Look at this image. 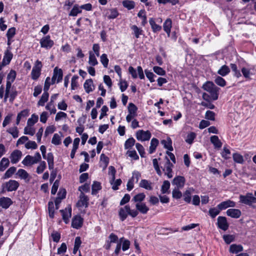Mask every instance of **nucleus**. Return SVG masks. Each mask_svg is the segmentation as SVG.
I'll return each instance as SVG.
<instances>
[{"mask_svg": "<svg viewBox=\"0 0 256 256\" xmlns=\"http://www.w3.org/2000/svg\"><path fill=\"white\" fill-rule=\"evenodd\" d=\"M202 88L210 94L212 100H215L218 98L219 88L212 82H207L203 85Z\"/></svg>", "mask_w": 256, "mask_h": 256, "instance_id": "obj_1", "label": "nucleus"}, {"mask_svg": "<svg viewBox=\"0 0 256 256\" xmlns=\"http://www.w3.org/2000/svg\"><path fill=\"white\" fill-rule=\"evenodd\" d=\"M128 214L132 218H135L138 215V212L134 209L131 210L129 205H126L124 208H120L118 215L122 221L126 219Z\"/></svg>", "mask_w": 256, "mask_h": 256, "instance_id": "obj_2", "label": "nucleus"}, {"mask_svg": "<svg viewBox=\"0 0 256 256\" xmlns=\"http://www.w3.org/2000/svg\"><path fill=\"white\" fill-rule=\"evenodd\" d=\"M41 160V156L38 152H37L34 156L30 155L26 156L22 161V164L26 166H30L37 164Z\"/></svg>", "mask_w": 256, "mask_h": 256, "instance_id": "obj_3", "label": "nucleus"}, {"mask_svg": "<svg viewBox=\"0 0 256 256\" xmlns=\"http://www.w3.org/2000/svg\"><path fill=\"white\" fill-rule=\"evenodd\" d=\"M240 202L249 206L256 203V197L254 196L251 192H248L246 195H240Z\"/></svg>", "mask_w": 256, "mask_h": 256, "instance_id": "obj_4", "label": "nucleus"}, {"mask_svg": "<svg viewBox=\"0 0 256 256\" xmlns=\"http://www.w3.org/2000/svg\"><path fill=\"white\" fill-rule=\"evenodd\" d=\"M42 66V65L41 62L37 60L35 62L31 72V77L32 80H36L39 78Z\"/></svg>", "mask_w": 256, "mask_h": 256, "instance_id": "obj_5", "label": "nucleus"}, {"mask_svg": "<svg viewBox=\"0 0 256 256\" xmlns=\"http://www.w3.org/2000/svg\"><path fill=\"white\" fill-rule=\"evenodd\" d=\"M151 136L150 132L147 130H139L136 133V138L138 140L145 141L150 139Z\"/></svg>", "mask_w": 256, "mask_h": 256, "instance_id": "obj_6", "label": "nucleus"}, {"mask_svg": "<svg viewBox=\"0 0 256 256\" xmlns=\"http://www.w3.org/2000/svg\"><path fill=\"white\" fill-rule=\"evenodd\" d=\"M166 162L165 164V166L163 169V170L165 172V174H166L168 178H170L172 177V168L174 166V165L172 163H171L169 160V159L166 157Z\"/></svg>", "mask_w": 256, "mask_h": 256, "instance_id": "obj_7", "label": "nucleus"}, {"mask_svg": "<svg viewBox=\"0 0 256 256\" xmlns=\"http://www.w3.org/2000/svg\"><path fill=\"white\" fill-rule=\"evenodd\" d=\"M218 227L222 230L226 231L228 228V224L226 217L220 216L218 218Z\"/></svg>", "mask_w": 256, "mask_h": 256, "instance_id": "obj_8", "label": "nucleus"}, {"mask_svg": "<svg viewBox=\"0 0 256 256\" xmlns=\"http://www.w3.org/2000/svg\"><path fill=\"white\" fill-rule=\"evenodd\" d=\"M185 182L186 180L184 176H177L174 178L172 184L176 186V188H182L184 187Z\"/></svg>", "mask_w": 256, "mask_h": 256, "instance_id": "obj_9", "label": "nucleus"}, {"mask_svg": "<svg viewBox=\"0 0 256 256\" xmlns=\"http://www.w3.org/2000/svg\"><path fill=\"white\" fill-rule=\"evenodd\" d=\"M40 44L42 47L48 49L54 45V42L50 39L49 36H46L40 40Z\"/></svg>", "mask_w": 256, "mask_h": 256, "instance_id": "obj_10", "label": "nucleus"}, {"mask_svg": "<svg viewBox=\"0 0 256 256\" xmlns=\"http://www.w3.org/2000/svg\"><path fill=\"white\" fill-rule=\"evenodd\" d=\"M18 186V182L15 180H10L5 184V188L8 192L16 190Z\"/></svg>", "mask_w": 256, "mask_h": 256, "instance_id": "obj_11", "label": "nucleus"}, {"mask_svg": "<svg viewBox=\"0 0 256 256\" xmlns=\"http://www.w3.org/2000/svg\"><path fill=\"white\" fill-rule=\"evenodd\" d=\"M22 156V152L20 150H14L10 156V159L12 163L16 164L20 159Z\"/></svg>", "mask_w": 256, "mask_h": 256, "instance_id": "obj_12", "label": "nucleus"}, {"mask_svg": "<svg viewBox=\"0 0 256 256\" xmlns=\"http://www.w3.org/2000/svg\"><path fill=\"white\" fill-rule=\"evenodd\" d=\"M88 198L86 196L84 192H80V200L76 204L78 207H87L88 206Z\"/></svg>", "mask_w": 256, "mask_h": 256, "instance_id": "obj_13", "label": "nucleus"}, {"mask_svg": "<svg viewBox=\"0 0 256 256\" xmlns=\"http://www.w3.org/2000/svg\"><path fill=\"white\" fill-rule=\"evenodd\" d=\"M83 218L80 216H75L72 220V226L75 228L78 229L82 226Z\"/></svg>", "mask_w": 256, "mask_h": 256, "instance_id": "obj_14", "label": "nucleus"}, {"mask_svg": "<svg viewBox=\"0 0 256 256\" xmlns=\"http://www.w3.org/2000/svg\"><path fill=\"white\" fill-rule=\"evenodd\" d=\"M60 212L62 214L63 220L66 224H68L69 221V218L72 216V208L70 207L66 208L64 210H60Z\"/></svg>", "mask_w": 256, "mask_h": 256, "instance_id": "obj_15", "label": "nucleus"}, {"mask_svg": "<svg viewBox=\"0 0 256 256\" xmlns=\"http://www.w3.org/2000/svg\"><path fill=\"white\" fill-rule=\"evenodd\" d=\"M236 206L235 202L230 200H227L226 201H224L220 203L218 205V208L220 210H222L226 209L229 207H234Z\"/></svg>", "mask_w": 256, "mask_h": 256, "instance_id": "obj_16", "label": "nucleus"}, {"mask_svg": "<svg viewBox=\"0 0 256 256\" xmlns=\"http://www.w3.org/2000/svg\"><path fill=\"white\" fill-rule=\"evenodd\" d=\"M136 210L142 214H146L149 210V208L144 202L138 203L136 204Z\"/></svg>", "mask_w": 256, "mask_h": 256, "instance_id": "obj_17", "label": "nucleus"}, {"mask_svg": "<svg viewBox=\"0 0 256 256\" xmlns=\"http://www.w3.org/2000/svg\"><path fill=\"white\" fill-rule=\"evenodd\" d=\"M12 204L11 199L8 197H2L0 198V206L2 208L6 209Z\"/></svg>", "mask_w": 256, "mask_h": 256, "instance_id": "obj_18", "label": "nucleus"}, {"mask_svg": "<svg viewBox=\"0 0 256 256\" xmlns=\"http://www.w3.org/2000/svg\"><path fill=\"white\" fill-rule=\"evenodd\" d=\"M226 214L229 216L238 218L240 216L242 212L240 210L238 209L230 208L227 210Z\"/></svg>", "mask_w": 256, "mask_h": 256, "instance_id": "obj_19", "label": "nucleus"}, {"mask_svg": "<svg viewBox=\"0 0 256 256\" xmlns=\"http://www.w3.org/2000/svg\"><path fill=\"white\" fill-rule=\"evenodd\" d=\"M84 88L87 93H90L94 90L93 81L92 79H88L86 80L84 84Z\"/></svg>", "mask_w": 256, "mask_h": 256, "instance_id": "obj_20", "label": "nucleus"}, {"mask_svg": "<svg viewBox=\"0 0 256 256\" xmlns=\"http://www.w3.org/2000/svg\"><path fill=\"white\" fill-rule=\"evenodd\" d=\"M172 26V21L170 18H167L163 24L164 30L166 32L168 36L170 35L171 28Z\"/></svg>", "mask_w": 256, "mask_h": 256, "instance_id": "obj_21", "label": "nucleus"}, {"mask_svg": "<svg viewBox=\"0 0 256 256\" xmlns=\"http://www.w3.org/2000/svg\"><path fill=\"white\" fill-rule=\"evenodd\" d=\"M12 54L8 50H7L4 52L2 60L3 65L8 64L12 59Z\"/></svg>", "mask_w": 256, "mask_h": 256, "instance_id": "obj_22", "label": "nucleus"}, {"mask_svg": "<svg viewBox=\"0 0 256 256\" xmlns=\"http://www.w3.org/2000/svg\"><path fill=\"white\" fill-rule=\"evenodd\" d=\"M139 186L147 190H152V183L146 180H141L140 182Z\"/></svg>", "mask_w": 256, "mask_h": 256, "instance_id": "obj_23", "label": "nucleus"}, {"mask_svg": "<svg viewBox=\"0 0 256 256\" xmlns=\"http://www.w3.org/2000/svg\"><path fill=\"white\" fill-rule=\"evenodd\" d=\"M146 195L144 193H139L135 195L132 198V202H134L136 204L142 203L144 200Z\"/></svg>", "mask_w": 256, "mask_h": 256, "instance_id": "obj_24", "label": "nucleus"}, {"mask_svg": "<svg viewBox=\"0 0 256 256\" xmlns=\"http://www.w3.org/2000/svg\"><path fill=\"white\" fill-rule=\"evenodd\" d=\"M210 142L214 145L215 148H220L222 146V142L217 136H212L210 137Z\"/></svg>", "mask_w": 256, "mask_h": 256, "instance_id": "obj_25", "label": "nucleus"}, {"mask_svg": "<svg viewBox=\"0 0 256 256\" xmlns=\"http://www.w3.org/2000/svg\"><path fill=\"white\" fill-rule=\"evenodd\" d=\"M242 250L243 248L240 244H232L230 248V252L232 254H238Z\"/></svg>", "mask_w": 256, "mask_h": 256, "instance_id": "obj_26", "label": "nucleus"}, {"mask_svg": "<svg viewBox=\"0 0 256 256\" xmlns=\"http://www.w3.org/2000/svg\"><path fill=\"white\" fill-rule=\"evenodd\" d=\"M162 144L164 145V146L169 150L170 151L173 150V148L172 146V141L170 138H166V140H163L161 141Z\"/></svg>", "mask_w": 256, "mask_h": 256, "instance_id": "obj_27", "label": "nucleus"}, {"mask_svg": "<svg viewBox=\"0 0 256 256\" xmlns=\"http://www.w3.org/2000/svg\"><path fill=\"white\" fill-rule=\"evenodd\" d=\"M149 22L152 27V31L154 32H159L161 30L162 26H160L157 24L153 18H151L150 19Z\"/></svg>", "mask_w": 256, "mask_h": 256, "instance_id": "obj_28", "label": "nucleus"}, {"mask_svg": "<svg viewBox=\"0 0 256 256\" xmlns=\"http://www.w3.org/2000/svg\"><path fill=\"white\" fill-rule=\"evenodd\" d=\"M49 94L48 92L44 91L40 100L38 102V104L40 106H44L46 102L48 100Z\"/></svg>", "mask_w": 256, "mask_h": 256, "instance_id": "obj_29", "label": "nucleus"}, {"mask_svg": "<svg viewBox=\"0 0 256 256\" xmlns=\"http://www.w3.org/2000/svg\"><path fill=\"white\" fill-rule=\"evenodd\" d=\"M10 161L8 158H3L0 162V171H4L9 166Z\"/></svg>", "mask_w": 256, "mask_h": 256, "instance_id": "obj_30", "label": "nucleus"}, {"mask_svg": "<svg viewBox=\"0 0 256 256\" xmlns=\"http://www.w3.org/2000/svg\"><path fill=\"white\" fill-rule=\"evenodd\" d=\"M230 72V69L228 66L226 65H224L218 71V74L222 76H224L228 74Z\"/></svg>", "mask_w": 256, "mask_h": 256, "instance_id": "obj_31", "label": "nucleus"}, {"mask_svg": "<svg viewBox=\"0 0 256 256\" xmlns=\"http://www.w3.org/2000/svg\"><path fill=\"white\" fill-rule=\"evenodd\" d=\"M158 144V140L156 138H153L152 139L150 142V146L149 148L150 154H152L154 152Z\"/></svg>", "mask_w": 256, "mask_h": 256, "instance_id": "obj_32", "label": "nucleus"}, {"mask_svg": "<svg viewBox=\"0 0 256 256\" xmlns=\"http://www.w3.org/2000/svg\"><path fill=\"white\" fill-rule=\"evenodd\" d=\"M53 76H56V82H59L62 80V72L61 69H58L56 68L54 70Z\"/></svg>", "mask_w": 256, "mask_h": 256, "instance_id": "obj_33", "label": "nucleus"}, {"mask_svg": "<svg viewBox=\"0 0 256 256\" xmlns=\"http://www.w3.org/2000/svg\"><path fill=\"white\" fill-rule=\"evenodd\" d=\"M108 19H114L116 18L118 15V10L116 8L110 10L106 13Z\"/></svg>", "mask_w": 256, "mask_h": 256, "instance_id": "obj_34", "label": "nucleus"}, {"mask_svg": "<svg viewBox=\"0 0 256 256\" xmlns=\"http://www.w3.org/2000/svg\"><path fill=\"white\" fill-rule=\"evenodd\" d=\"M123 6L128 10L134 8L135 6V3L132 0H126L122 2Z\"/></svg>", "mask_w": 256, "mask_h": 256, "instance_id": "obj_35", "label": "nucleus"}, {"mask_svg": "<svg viewBox=\"0 0 256 256\" xmlns=\"http://www.w3.org/2000/svg\"><path fill=\"white\" fill-rule=\"evenodd\" d=\"M88 64L92 66H95L98 64L97 60L92 52H89Z\"/></svg>", "mask_w": 256, "mask_h": 256, "instance_id": "obj_36", "label": "nucleus"}, {"mask_svg": "<svg viewBox=\"0 0 256 256\" xmlns=\"http://www.w3.org/2000/svg\"><path fill=\"white\" fill-rule=\"evenodd\" d=\"M101 188L102 186L100 185V183L98 182H94L92 185V194H96L98 192Z\"/></svg>", "mask_w": 256, "mask_h": 256, "instance_id": "obj_37", "label": "nucleus"}, {"mask_svg": "<svg viewBox=\"0 0 256 256\" xmlns=\"http://www.w3.org/2000/svg\"><path fill=\"white\" fill-rule=\"evenodd\" d=\"M233 160L234 162L238 164H242L244 160L242 156L238 153H234L232 155Z\"/></svg>", "mask_w": 256, "mask_h": 256, "instance_id": "obj_38", "label": "nucleus"}, {"mask_svg": "<svg viewBox=\"0 0 256 256\" xmlns=\"http://www.w3.org/2000/svg\"><path fill=\"white\" fill-rule=\"evenodd\" d=\"M24 134L34 136L35 134V129L32 126L28 125L24 128Z\"/></svg>", "mask_w": 256, "mask_h": 256, "instance_id": "obj_39", "label": "nucleus"}, {"mask_svg": "<svg viewBox=\"0 0 256 256\" xmlns=\"http://www.w3.org/2000/svg\"><path fill=\"white\" fill-rule=\"evenodd\" d=\"M16 174L22 179L26 180L28 178L29 174L26 170L23 169L18 170Z\"/></svg>", "mask_w": 256, "mask_h": 256, "instance_id": "obj_40", "label": "nucleus"}, {"mask_svg": "<svg viewBox=\"0 0 256 256\" xmlns=\"http://www.w3.org/2000/svg\"><path fill=\"white\" fill-rule=\"evenodd\" d=\"M16 171V168L14 166H12L4 174V178H7L12 176Z\"/></svg>", "mask_w": 256, "mask_h": 256, "instance_id": "obj_41", "label": "nucleus"}, {"mask_svg": "<svg viewBox=\"0 0 256 256\" xmlns=\"http://www.w3.org/2000/svg\"><path fill=\"white\" fill-rule=\"evenodd\" d=\"M7 132L11 134L14 138H16L18 136V130L16 126L10 128L7 130Z\"/></svg>", "mask_w": 256, "mask_h": 256, "instance_id": "obj_42", "label": "nucleus"}, {"mask_svg": "<svg viewBox=\"0 0 256 256\" xmlns=\"http://www.w3.org/2000/svg\"><path fill=\"white\" fill-rule=\"evenodd\" d=\"M196 137V134L194 132H190L188 134L186 142L188 144H192Z\"/></svg>", "mask_w": 256, "mask_h": 256, "instance_id": "obj_43", "label": "nucleus"}, {"mask_svg": "<svg viewBox=\"0 0 256 256\" xmlns=\"http://www.w3.org/2000/svg\"><path fill=\"white\" fill-rule=\"evenodd\" d=\"M39 166L36 168V172L38 174H42L46 168V162L44 161L40 160Z\"/></svg>", "mask_w": 256, "mask_h": 256, "instance_id": "obj_44", "label": "nucleus"}, {"mask_svg": "<svg viewBox=\"0 0 256 256\" xmlns=\"http://www.w3.org/2000/svg\"><path fill=\"white\" fill-rule=\"evenodd\" d=\"M214 82L216 84L222 87H224L226 85V80L220 76H217Z\"/></svg>", "mask_w": 256, "mask_h": 256, "instance_id": "obj_45", "label": "nucleus"}, {"mask_svg": "<svg viewBox=\"0 0 256 256\" xmlns=\"http://www.w3.org/2000/svg\"><path fill=\"white\" fill-rule=\"evenodd\" d=\"M192 190V189L191 190L190 188L187 190L184 194V200L188 203H190L191 201Z\"/></svg>", "mask_w": 256, "mask_h": 256, "instance_id": "obj_46", "label": "nucleus"}, {"mask_svg": "<svg viewBox=\"0 0 256 256\" xmlns=\"http://www.w3.org/2000/svg\"><path fill=\"white\" fill-rule=\"evenodd\" d=\"M137 107L133 104L130 103L128 106V111L129 114L135 115L136 116Z\"/></svg>", "mask_w": 256, "mask_h": 256, "instance_id": "obj_47", "label": "nucleus"}, {"mask_svg": "<svg viewBox=\"0 0 256 256\" xmlns=\"http://www.w3.org/2000/svg\"><path fill=\"white\" fill-rule=\"evenodd\" d=\"M116 173V170L114 168L113 166H110L108 168V174L112 176L111 179L110 180V182L111 184H112V182H114L115 180V174Z\"/></svg>", "mask_w": 256, "mask_h": 256, "instance_id": "obj_48", "label": "nucleus"}, {"mask_svg": "<svg viewBox=\"0 0 256 256\" xmlns=\"http://www.w3.org/2000/svg\"><path fill=\"white\" fill-rule=\"evenodd\" d=\"M52 143L54 145H59L61 144V136L58 134H54Z\"/></svg>", "mask_w": 256, "mask_h": 256, "instance_id": "obj_49", "label": "nucleus"}, {"mask_svg": "<svg viewBox=\"0 0 256 256\" xmlns=\"http://www.w3.org/2000/svg\"><path fill=\"white\" fill-rule=\"evenodd\" d=\"M170 187V182L168 180H164L162 186L161 191L162 194H166L168 192Z\"/></svg>", "mask_w": 256, "mask_h": 256, "instance_id": "obj_50", "label": "nucleus"}, {"mask_svg": "<svg viewBox=\"0 0 256 256\" xmlns=\"http://www.w3.org/2000/svg\"><path fill=\"white\" fill-rule=\"evenodd\" d=\"M48 210L49 212V216L51 218L54 217V204L52 202H49L48 204Z\"/></svg>", "mask_w": 256, "mask_h": 256, "instance_id": "obj_51", "label": "nucleus"}, {"mask_svg": "<svg viewBox=\"0 0 256 256\" xmlns=\"http://www.w3.org/2000/svg\"><path fill=\"white\" fill-rule=\"evenodd\" d=\"M220 210L218 207L214 208L209 210L208 213L212 218H214L220 214Z\"/></svg>", "mask_w": 256, "mask_h": 256, "instance_id": "obj_52", "label": "nucleus"}, {"mask_svg": "<svg viewBox=\"0 0 256 256\" xmlns=\"http://www.w3.org/2000/svg\"><path fill=\"white\" fill-rule=\"evenodd\" d=\"M38 116L34 114H32L30 118H28L27 122V124L32 126L38 121Z\"/></svg>", "mask_w": 256, "mask_h": 256, "instance_id": "obj_53", "label": "nucleus"}, {"mask_svg": "<svg viewBox=\"0 0 256 256\" xmlns=\"http://www.w3.org/2000/svg\"><path fill=\"white\" fill-rule=\"evenodd\" d=\"M61 192H58V196L56 198V200H55V202H54L56 206H58L62 200L65 197H66V190H64L63 192H62V196H60Z\"/></svg>", "mask_w": 256, "mask_h": 256, "instance_id": "obj_54", "label": "nucleus"}, {"mask_svg": "<svg viewBox=\"0 0 256 256\" xmlns=\"http://www.w3.org/2000/svg\"><path fill=\"white\" fill-rule=\"evenodd\" d=\"M135 143V140L133 138H129L128 139L124 144V148L126 149H128L132 147Z\"/></svg>", "mask_w": 256, "mask_h": 256, "instance_id": "obj_55", "label": "nucleus"}, {"mask_svg": "<svg viewBox=\"0 0 256 256\" xmlns=\"http://www.w3.org/2000/svg\"><path fill=\"white\" fill-rule=\"evenodd\" d=\"M82 10L80 9L78 5H74L70 11L69 15L71 16H76L78 14L81 13Z\"/></svg>", "mask_w": 256, "mask_h": 256, "instance_id": "obj_56", "label": "nucleus"}, {"mask_svg": "<svg viewBox=\"0 0 256 256\" xmlns=\"http://www.w3.org/2000/svg\"><path fill=\"white\" fill-rule=\"evenodd\" d=\"M46 108L50 112V114L56 113V110L54 106V104L48 102L46 106Z\"/></svg>", "mask_w": 256, "mask_h": 256, "instance_id": "obj_57", "label": "nucleus"}, {"mask_svg": "<svg viewBox=\"0 0 256 256\" xmlns=\"http://www.w3.org/2000/svg\"><path fill=\"white\" fill-rule=\"evenodd\" d=\"M25 147L27 149H36L38 145L34 141H28L25 144Z\"/></svg>", "mask_w": 256, "mask_h": 256, "instance_id": "obj_58", "label": "nucleus"}, {"mask_svg": "<svg viewBox=\"0 0 256 256\" xmlns=\"http://www.w3.org/2000/svg\"><path fill=\"white\" fill-rule=\"evenodd\" d=\"M172 194V197L176 199H179L182 196V194L178 188H175L173 190Z\"/></svg>", "mask_w": 256, "mask_h": 256, "instance_id": "obj_59", "label": "nucleus"}, {"mask_svg": "<svg viewBox=\"0 0 256 256\" xmlns=\"http://www.w3.org/2000/svg\"><path fill=\"white\" fill-rule=\"evenodd\" d=\"M223 238L226 244H230L234 240V236L230 234L224 235Z\"/></svg>", "mask_w": 256, "mask_h": 256, "instance_id": "obj_60", "label": "nucleus"}, {"mask_svg": "<svg viewBox=\"0 0 256 256\" xmlns=\"http://www.w3.org/2000/svg\"><path fill=\"white\" fill-rule=\"evenodd\" d=\"M131 28L134 31V35L136 38H138L142 34V30L136 26L134 25L131 27Z\"/></svg>", "mask_w": 256, "mask_h": 256, "instance_id": "obj_61", "label": "nucleus"}, {"mask_svg": "<svg viewBox=\"0 0 256 256\" xmlns=\"http://www.w3.org/2000/svg\"><path fill=\"white\" fill-rule=\"evenodd\" d=\"M230 67L232 70L234 72V75L237 78H240L241 76V74L240 72L237 69V66L234 64H231Z\"/></svg>", "mask_w": 256, "mask_h": 256, "instance_id": "obj_62", "label": "nucleus"}, {"mask_svg": "<svg viewBox=\"0 0 256 256\" xmlns=\"http://www.w3.org/2000/svg\"><path fill=\"white\" fill-rule=\"evenodd\" d=\"M100 62L102 63L104 68H106L108 67V58L107 55L106 54H104L101 56Z\"/></svg>", "mask_w": 256, "mask_h": 256, "instance_id": "obj_63", "label": "nucleus"}, {"mask_svg": "<svg viewBox=\"0 0 256 256\" xmlns=\"http://www.w3.org/2000/svg\"><path fill=\"white\" fill-rule=\"evenodd\" d=\"M154 71L156 74L160 76H164L166 74V71L160 67L155 66L153 68Z\"/></svg>", "mask_w": 256, "mask_h": 256, "instance_id": "obj_64", "label": "nucleus"}]
</instances>
